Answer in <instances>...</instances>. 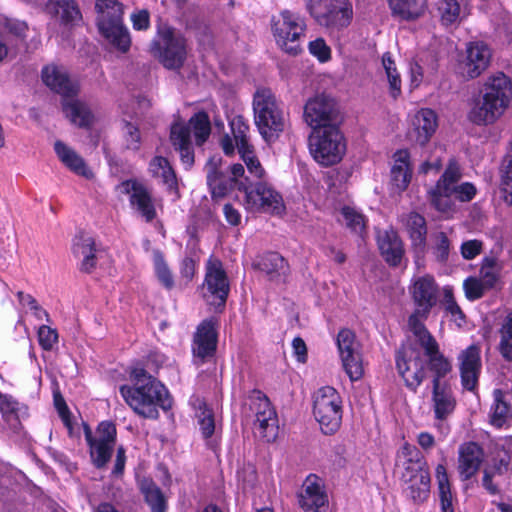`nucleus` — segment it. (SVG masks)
<instances>
[{"label": "nucleus", "mask_w": 512, "mask_h": 512, "mask_svg": "<svg viewBox=\"0 0 512 512\" xmlns=\"http://www.w3.org/2000/svg\"><path fill=\"white\" fill-rule=\"evenodd\" d=\"M378 246L386 262L392 266L400 264L404 255L403 243L393 229L380 231L377 236Z\"/></svg>", "instance_id": "obj_29"}, {"label": "nucleus", "mask_w": 512, "mask_h": 512, "mask_svg": "<svg viewBox=\"0 0 512 512\" xmlns=\"http://www.w3.org/2000/svg\"><path fill=\"white\" fill-rule=\"evenodd\" d=\"M458 360L462 385L467 390H473L481 370L480 348L477 345H470L459 354Z\"/></svg>", "instance_id": "obj_24"}, {"label": "nucleus", "mask_w": 512, "mask_h": 512, "mask_svg": "<svg viewBox=\"0 0 512 512\" xmlns=\"http://www.w3.org/2000/svg\"><path fill=\"white\" fill-rule=\"evenodd\" d=\"M461 177L459 164L453 159L450 160L436 185L428 191L429 201L437 211L444 214L454 211L455 205L451 199V189L457 185Z\"/></svg>", "instance_id": "obj_16"}, {"label": "nucleus", "mask_w": 512, "mask_h": 512, "mask_svg": "<svg viewBox=\"0 0 512 512\" xmlns=\"http://www.w3.org/2000/svg\"><path fill=\"white\" fill-rule=\"evenodd\" d=\"M142 493L145 501L149 505L152 512H165L167 508L166 499L161 489L152 482L142 485Z\"/></svg>", "instance_id": "obj_45"}, {"label": "nucleus", "mask_w": 512, "mask_h": 512, "mask_svg": "<svg viewBox=\"0 0 512 512\" xmlns=\"http://www.w3.org/2000/svg\"><path fill=\"white\" fill-rule=\"evenodd\" d=\"M48 14L58 17L63 23H75L81 19V13L73 0H49L45 7Z\"/></svg>", "instance_id": "obj_37"}, {"label": "nucleus", "mask_w": 512, "mask_h": 512, "mask_svg": "<svg viewBox=\"0 0 512 512\" xmlns=\"http://www.w3.org/2000/svg\"><path fill=\"white\" fill-rule=\"evenodd\" d=\"M438 13L444 25L457 22L460 18L461 6L457 0H440Z\"/></svg>", "instance_id": "obj_52"}, {"label": "nucleus", "mask_w": 512, "mask_h": 512, "mask_svg": "<svg viewBox=\"0 0 512 512\" xmlns=\"http://www.w3.org/2000/svg\"><path fill=\"white\" fill-rule=\"evenodd\" d=\"M512 99V81L503 72L487 78L481 96L475 101L470 120L477 125L494 123L509 107Z\"/></svg>", "instance_id": "obj_4"}, {"label": "nucleus", "mask_w": 512, "mask_h": 512, "mask_svg": "<svg viewBox=\"0 0 512 512\" xmlns=\"http://www.w3.org/2000/svg\"><path fill=\"white\" fill-rule=\"evenodd\" d=\"M97 26L100 34L116 49L127 52L131 39L123 25L122 5L116 0H96Z\"/></svg>", "instance_id": "obj_7"}, {"label": "nucleus", "mask_w": 512, "mask_h": 512, "mask_svg": "<svg viewBox=\"0 0 512 512\" xmlns=\"http://www.w3.org/2000/svg\"><path fill=\"white\" fill-rule=\"evenodd\" d=\"M494 403L491 406L490 422L495 427H502L511 416V407L504 400V393L500 389L493 392Z\"/></svg>", "instance_id": "obj_42"}, {"label": "nucleus", "mask_w": 512, "mask_h": 512, "mask_svg": "<svg viewBox=\"0 0 512 512\" xmlns=\"http://www.w3.org/2000/svg\"><path fill=\"white\" fill-rule=\"evenodd\" d=\"M432 250L437 261H447L450 252V241L444 232H437L433 235Z\"/></svg>", "instance_id": "obj_57"}, {"label": "nucleus", "mask_w": 512, "mask_h": 512, "mask_svg": "<svg viewBox=\"0 0 512 512\" xmlns=\"http://www.w3.org/2000/svg\"><path fill=\"white\" fill-rule=\"evenodd\" d=\"M308 49L322 63L327 62L331 58V49L322 38L311 41Z\"/></svg>", "instance_id": "obj_60"}, {"label": "nucleus", "mask_w": 512, "mask_h": 512, "mask_svg": "<svg viewBox=\"0 0 512 512\" xmlns=\"http://www.w3.org/2000/svg\"><path fill=\"white\" fill-rule=\"evenodd\" d=\"M451 190V197L454 195L461 202L471 201L477 193L476 187L470 182L457 184Z\"/></svg>", "instance_id": "obj_61"}, {"label": "nucleus", "mask_w": 512, "mask_h": 512, "mask_svg": "<svg viewBox=\"0 0 512 512\" xmlns=\"http://www.w3.org/2000/svg\"><path fill=\"white\" fill-rule=\"evenodd\" d=\"M435 476L438 484L441 511L454 512L455 498L451 492L447 471L443 464L437 465L435 469Z\"/></svg>", "instance_id": "obj_39"}, {"label": "nucleus", "mask_w": 512, "mask_h": 512, "mask_svg": "<svg viewBox=\"0 0 512 512\" xmlns=\"http://www.w3.org/2000/svg\"><path fill=\"white\" fill-rule=\"evenodd\" d=\"M297 498L303 512H320L328 505V496L323 480L315 474L306 477Z\"/></svg>", "instance_id": "obj_20"}, {"label": "nucleus", "mask_w": 512, "mask_h": 512, "mask_svg": "<svg viewBox=\"0 0 512 512\" xmlns=\"http://www.w3.org/2000/svg\"><path fill=\"white\" fill-rule=\"evenodd\" d=\"M38 340L44 350L51 351L58 342V333L55 329L42 325L38 330Z\"/></svg>", "instance_id": "obj_59"}, {"label": "nucleus", "mask_w": 512, "mask_h": 512, "mask_svg": "<svg viewBox=\"0 0 512 512\" xmlns=\"http://www.w3.org/2000/svg\"><path fill=\"white\" fill-rule=\"evenodd\" d=\"M217 346L216 321L213 318L200 323L194 335L192 350L194 356L204 360L214 354Z\"/></svg>", "instance_id": "obj_25"}, {"label": "nucleus", "mask_w": 512, "mask_h": 512, "mask_svg": "<svg viewBox=\"0 0 512 512\" xmlns=\"http://www.w3.org/2000/svg\"><path fill=\"white\" fill-rule=\"evenodd\" d=\"M443 303L445 305V310L450 313L453 317H455V320L464 319V314L461 310V308L458 306V304L455 301L453 291L450 287H444L443 289Z\"/></svg>", "instance_id": "obj_62"}, {"label": "nucleus", "mask_w": 512, "mask_h": 512, "mask_svg": "<svg viewBox=\"0 0 512 512\" xmlns=\"http://www.w3.org/2000/svg\"><path fill=\"white\" fill-rule=\"evenodd\" d=\"M412 177L409 164V153L399 150L394 154V163L391 168V185L396 192H402L408 187Z\"/></svg>", "instance_id": "obj_33"}, {"label": "nucleus", "mask_w": 512, "mask_h": 512, "mask_svg": "<svg viewBox=\"0 0 512 512\" xmlns=\"http://www.w3.org/2000/svg\"><path fill=\"white\" fill-rule=\"evenodd\" d=\"M408 292L415 306L408 319L411 332L423 350L439 347L436 339L423 323L438 303L439 285L430 274L414 276L410 281Z\"/></svg>", "instance_id": "obj_3"}, {"label": "nucleus", "mask_w": 512, "mask_h": 512, "mask_svg": "<svg viewBox=\"0 0 512 512\" xmlns=\"http://www.w3.org/2000/svg\"><path fill=\"white\" fill-rule=\"evenodd\" d=\"M239 155L243 162L245 163L247 170L252 177L259 180L264 177L265 170L261 165L259 159L256 157L253 147L239 152Z\"/></svg>", "instance_id": "obj_54"}, {"label": "nucleus", "mask_w": 512, "mask_h": 512, "mask_svg": "<svg viewBox=\"0 0 512 512\" xmlns=\"http://www.w3.org/2000/svg\"><path fill=\"white\" fill-rule=\"evenodd\" d=\"M338 110L333 98L319 94L310 98L304 106V120L313 130L335 126Z\"/></svg>", "instance_id": "obj_18"}, {"label": "nucleus", "mask_w": 512, "mask_h": 512, "mask_svg": "<svg viewBox=\"0 0 512 512\" xmlns=\"http://www.w3.org/2000/svg\"><path fill=\"white\" fill-rule=\"evenodd\" d=\"M196 271V263L192 258H184L180 266V284L188 285Z\"/></svg>", "instance_id": "obj_63"}, {"label": "nucleus", "mask_w": 512, "mask_h": 512, "mask_svg": "<svg viewBox=\"0 0 512 512\" xmlns=\"http://www.w3.org/2000/svg\"><path fill=\"white\" fill-rule=\"evenodd\" d=\"M203 297L218 300V304L226 302L230 290L227 274L222 262L217 258H209L206 263V273L203 283Z\"/></svg>", "instance_id": "obj_19"}, {"label": "nucleus", "mask_w": 512, "mask_h": 512, "mask_svg": "<svg viewBox=\"0 0 512 512\" xmlns=\"http://www.w3.org/2000/svg\"><path fill=\"white\" fill-rule=\"evenodd\" d=\"M489 290L494 288L499 279V269L492 259H484L478 277Z\"/></svg>", "instance_id": "obj_53"}, {"label": "nucleus", "mask_w": 512, "mask_h": 512, "mask_svg": "<svg viewBox=\"0 0 512 512\" xmlns=\"http://www.w3.org/2000/svg\"><path fill=\"white\" fill-rule=\"evenodd\" d=\"M396 467L405 485L404 492L414 503H423L430 494L429 468L420 451L404 443L396 456Z\"/></svg>", "instance_id": "obj_5"}, {"label": "nucleus", "mask_w": 512, "mask_h": 512, "mask_svg": "<svg viewBox=\"0 0 512 512\" xmlns=\"http://www.w3.org/2000/svg\"><path fill=\"white\" fill-rule=\"evenodd\" d=\"M239 191L245 193L243 204L249 212L280 215L285 210L281 194L265 181L252 184L246 177L245 181L239 182Z\"/></svg>", "instance_id": "obj_9"}, {"label": "nucleus", "mask_w": 512, "mask_h": 512, "mask_svg": "<svg viewBox=\"0 0 512 512\" xmlns=\"http://www.w3.org/2000/svg\"><path fill=\"white\" fill-rule=\"evenodd\" d=\"M122 137L127 149L136 151L141 145V134L137 126L130 122H123Z\"/></svg>", "instance_id": "obj_56"}, {"label": "nucleus", "mask_w": 512, "mask_h": 512, "mask_svg": "<svg viewBox=\"0 0 512 512\" xmlns=\"http://www.w3.org/2000/svg\"><path fill=\"white\" fill-rule=\"evenodd\" d=\"M54 149L58 158L70 171L86 179L93 177L92 171L75 150L61 141L55 142Z\"/></svg>", "instance_id": "obj_32"}, {"label": "nucleus", "mask_w": 512, "mask_h": 512, "mask_svg": "<svg viewBox=\"0 0 512 512\" xmlns=\"http://www.w3.org/2000/svg\"><path fill=\"white\" fill-rule=\"evenodd\" d=\"M170 140L174 148L179 151L182 163L191 167L194 164V152L189 128L183 123H174L170 131Z\"/></svg>", "instance_id": "obj_31"}, {"label": "nucleus", "mask_w": 512, "mask_h": 512, "mask_svg": "<svg viewBox=\"0 0 512 512\" xmlns=\"http://www.w3.org/2000/svg\"><path fill=\"white\" fill-rule=\"evenodd\" d=\"M412 242V247L418 254H423L426 248L427 224L425 218L416 212H410L401 219Z\"/></svg>", "instance_id": "obj_28"}, {"label": "nucleus", "mask_w": 512, "mask_h": 512, "mask_svg": "<svg viewBox=\"0 0 512 512\" xmlns=\"http://www.w3.org/2000/svg\"><path fill=\"white\" fill-rule=\"evenodd\" d=\"M230 129L235 141L238 153L252 148L253 146L249 143V124L243 116L237 115L230 120Z\"/></svg>", "instance_id": "obj_43"}, {"label": "nucleus", "mask_w": 512, "mask_h": 512, "mask_svg": "<svg viewBox=\"0 0 512 512\" xmlns=\"http://www.w3.org/2000/svg\"><path fill=\"white\" fill-rule=\"evenodd\" d=\"M27 30L28 27L25 22L14 19H6L2 24L0 32L4 37L12 36L23 42L26 37Z\"/></svg>", "instance_id": "obj_55"}, {"label": "nucleus", "mask_w": 512, "mask_h": 512, "mask_svg": "<svg viewBox=\"0 0 512 512\" xmlns=\"http://www.w3.org/2000/svg\"><path fill=\"white\" fill-rule=\"evenodd\" d=\"M130 377L133 386H121L120 394L136 414L143 418L157 419L159 417L158 407L163 410L172 407V399L168 390L145 369L134 368Z\"/></svg>", "instance_id": "obj_2"}, {"label": "nucleus", "mask_w": 512, "mask_h": 512, "mask_svg": "<svg viewBox=\"0 0 512 512\" xmlns=\"http://www.w3.org/2000/svg\"><path fill=\"white\" fill-rule=\"evenodd\" d=\"M492 55V49L484 41L468 42L459 57V74L466 80L478 78L490 66Z\"/></svg>", "instance_id": "obj_14"}, {"label": "nucleus", "mask_w": 512, "mask_h": 512, "mask_svg": "<svg viewBox=\"0 0 512 512\" xmlns=\"http://www.w3.org/2000/svg\"><path fill=\"white\" fill-rule=\"evenodd\" d=\"M482 242L476 239L468 240L461 245V254L464 259L471 260L482 251Z\"/></svg>", "instance_id": "obj_64"}, {"label": "nucleus", "mask_w": 512, "mask_h": 512, "mask_svg": "<svg viewBox=\"0 0 512 512\" xmlns=\"http://www.w3.org/2000/svg\"><path fill=\"white\" fill-rule=\"evenodd\" d=\"M394 17L411 21L419 18L425 12L426 0H387Z\"/></svg>", "instance_id": "obj_34"}, {"label": "nucleus", "mask_w": 512, "mask_h": 512, "mask_svg": "<svg viewBox=\"0 0 512 512\" xmlns=\"http://www.w3.org/2000/svg\"><path fill=\"white\" fill-rule=\"evenodd\" d=\"M123 193L129 195V202L131 207L142 217L146 222H151L156 218V208L150 191L141 183L128 180L120 185Z\"/></svg>", "instance_id": "obj_21"}, {"label": "nucleus", "mask_w": 512, "mask_h": 512, "mask_svg": "<svg viewBox=\"0 0 512 512\" xmlns=\"http://www.w3.org/2000/svg\"><path fill=\"white\" fill-rule=\"evenodd\" d=\"M149 171L154 177L161 179L163 184L170 190L177 188L176 174L166 158L162 156H155L150 161Z\"/></svg>", "instance_id": "obj_40"}, {"label": "nucleus", "mask_w": 512, "mask_h": 512, "mask_svg": "<svg viewBox=\"0 0 512 512\" xmlns=\"http://www.w3.org/2000/svg\"><path fill=\"white\" fill-rule=\"evenodd\" d=\"M154 267L157 279L168 290L174 287V278L171 270L164 260V256L160 251H155L153 254Z\"/></svg>", "instance_id": "obj_51"}, {"label": "nucleus", "mask_w": 512, "mask_h": 512, "mask_svg": "<svg viewBox=\"0 0 512 512\" xmlns=\"http://www.w3.org/2000/svg\"><path fill=\"white\" fill-rule=\"evenodd\" d=\"M306 8L317 24L330 30L348 27L353 18L349 0H308Z\"/></svg>", "instance_id": "obj_11"}, {"label": "nucleus", "mask_w": 512, "mask_h": 512, "mask_svg": "<svg viewBox=\"0 0 512 512\" xmlns=\"http://www.w3.org/2000/svg\"><path fill=\"white\" fill-rule=\"evenodd\" d=\"M423 351L425 360L417 348L411 345L401 348L396 355V367L405 386L413 392H416L425 380L427 369L431 372L432 411L436 420L445 421L454 413L457 404L447 380V376L452 371V365L439 347Z\"/></svg>", "instance_id": "obj_1"}, {"label": "nucleus", "mask_w": 512, "mask_h": 512, "mask_svg": "<svg viewBox=\"0 0 512 512\" xmlns=\"http://www.w3.org/2000/svg\"><path fill=\"white\" fill-rule=\"evenodd\" d=\"M254 123L266 142H274L284 131L286 114L282 102L269 88H258L253 95Z\"/></svg>", "instance_id": "obj_6"}, {"label": "nucleus", "mask_w": 512, "mask_h": 512, "mask_svg": "<svg viewBox=\"0 0 512 512\" xmlns=\"http://www.w3.org/2000/svg\"><path fill=\"white\" fill-rule=\"evenodd\" d=\"M512 461V454L505 445H496L491 453V458L487 463L484 476L483 486L491 493L498 492L497 486L492 483V478L497 475H503L508 472Z\"/></svg>", "instance_id": "obj_23"}, {"label": "nucleus", "mask_w": 512, "mask_h": 512, "mask_svg": "<svg viewBox=\"0 0 512 512\" xmlns=\"http://www.w3.org/2000/svg\"><path fill=\"white\" fill-rule=\"evenodd\" d=\"M382 66L388 82V93L393 99H396L402 93V81L395 60L392 58L390 52L383 54Z\"/></svg>", "instance_id": "obj_41"}, {"label": "nucleus", "mask_w": 512, "mask_h": 512, "mask_svg": "<svg viewBox=\"0 0 512 512\" xmlns=\"http://www.w3.org/2000/svg\"><path fill=\"white\" fill-rule=\"evenodd\" d=\"M85 440L89 446L90 457L95 467L101 469L110 461L116 443V428L108 421L101 422L95 434L84 425Z\"/></svg>", "instance_id": "obj_13"}, {"label": "nucleus", "mask_w": 512, "mask_h": 512, "mask_svg": "<svg viewBox=\"0 0 512 512\" xmlns=\"http://www.w3.org/2000/svg\"><path fill=\"white\" fill-rule=\"evenodd\" d=\"M43 82L62 97H73L78 92V85L72 81L62 66L48 65L42 70Z\"/></svg>", "instance_id": "obj_26"}, {"label": "nucleus", "mask_w": 512, "mask_h": 512, "mask_svg": "<svg viewBox=\"0 0 512 512\" xmlns=\"http://www.w3.org/2000/svg\"><path fill=\"white\" fill-rule=\"evenodd\" d=\"M231 177L227 178L215 168H210L207 173V184L212 198L225 197L234 187L239 190V182L245 181V169L242 164H233L230 167Z\"/></svg>", "instance_id": "obj_22"}, {"label": "nucleus", "mask_w": 512, "mask_h": 512, "mask_svg": "<svg viewBox=\"0 0 512 512\" xmlns=\"http://www.w3.org/2000/svg\"><path fill=\"white\" fill-rule=\"evenodd\" d=\"M250 409L257 417H272L276 414L270 400L260 391H253L250 396Z\"/></svg>", "instance_id": "obj_50"}, {"label": "nucleus", "mask_w": 512, "mask_h": 512, "mask_svg": "<svg viewBox=\"0 0 512 512\" xmlns=\"http://www.w3.org/2000/svg\"><path fill=\"white\" fill-rule=\"evenodd\" d=\"M313 414L324 434L332 435L338 431L342 421V400L336 389L325 386L317 390Z\"/></svg>", "instance_id": "obj_12"}, {"label": "nucleus", "mask_w": 512, "mask_h": 512, "mask_svg": "<svg viewBox=\"0 0 512 512\" xmlns=\"http://www.w3.org/2000/svg\"><path fill=\"white\" fill-rule=\"evenodd\" d=\"M483 450L475 442H467L459 447L458 470L462 479L474 476L483 461Z\"/></svg>", "instance_id": "obj_27"}, {"label": "nucleus", "mask_w": 512, "mask_h": 512, "mask_svg": "<svg viewBox=\"0 0 512 512\" xmlns=\"http://www.w3.org/2000/svg\"><path fill=\"white\" fill-rule=\"evenodd\" d=\"M95 241L89 236H80L73 245V253L76 257L82 258L80 270L90 273L96 267Z\"/></svg>", "instance_id": "obj_36"}, {"label": "nucleus", "mask_w": 512, "mask_h": 512, "mask_svg": "<svg viewBox=\"0 0 512 512\" xmlns=\"http://www.w3.org/2000/svg\"><path fill=\"white\" fill-rule=\"evenodd\" d=\"M198 406L196 407V418L202 436L204 438H210L215 431V420L213 411L207 407L204 401L197 400Z\"/></svg>", "instance_id": "obj_46"}, {"label": "nucleus", "mask_w": 512, "mask_h": 512, "mask_svg": "<svg viewBox=\"0 0 512 512\" xmlns=\"http://www.w3.org/2000/svg\"><path fill=\"white\" fill-rule=\"evenodd\" d=\"M437 128V115L428 108L419 110L413 119V138L420 145L426 144Z\"/></svg>", "instance_id": "obj_30"}, {"label": "nucleus", "mask_w": 512, "mask_h": 512, "mask_svg": "<svg viewBox=\"0 0 512 512\" xmlns=\"http://www.w3.org/2000/svg\"><path fill=\"white\" fill-rule=\"evenodd\" d=\"M257 266L271 280H277L288 272L286 260L277 252H269L263 255L259 259Z\"/></svg>", "instance_id": "obj_38"}, {"label": "nucleus", "mask_w": 512, "mask_h": 512, "mask_svg": "<svg viewBox=\"0 0 512 512\" xmlns=\"http://www.w3.org/2000/svg\"><path fill=\"white\" fill-rule=\"evenodd\" d=\"M63 112L71 123L79 127H88L93 121V115L87 105L73 97H63Z\"/></svg>", "instance_id": "obj_35"}, {"label": "nucleus", "mask_w": 512, "mask_h": 512, "mask_svg": "<svg viewBox=\"0 0 512 512\" xmlns=\"http://www.w3.org/2000/svg\"><path fill=\"white\" fill-rule=\"evenodd\" d=\"M463 287L469 300L479 299L489 290L478 277L467 278L463 283Z\"/></svg>", "instance_id": "obj_58"}, {"label": "nucleus", "mask_w": 512, "mask_h": 512, "mask_svg": "<svg viewBox=\"0 0 512 512\" xmlns=\"http://www.w3.org/2000/svg\"><path fill=\"white\" fill-rule=\"evenodd\" d=\"M185 126L189 128L190 132L193 131L197 145H202L210 136L211 124L205 112L196 113Z\"/></svg>", "instance_id": "obj_44"}, {"label": "nucleus", "mask_w": 512, "mask_h": 512, "mask_svg": "<svg viewBox=\"0 0 512 512\" xmlns=\"http://www.w3.org/2000/svg\"><path fill=\"white\" fill-rule=\"evenodd\" d=\"M254 430L267 442L275 440L278 434V419L274 414L272 417H257L254 422Z\"/></svg>", "instance_id": "obj_48"}, {"label": "nucleus", "mask_w": 512, "mask_h": 512, "mask_svg": "<svg viewBox=\"0 0 512 512\" xmlns=\"http://www.w3.org/2000/svg\"><path fill=\"white\" fill-rule=\"evenodd\" d=\"M271 28L278 47L287 54L302 52L301 39L305 36L306 23L303 17L290 10H282L271 20Z\"/></svg>", "instance_id": "obj_8"}, {"label": "nucleus", "mask_w": 512, "mask_h": 512, "mask_svg": "<svg viewBox=\"0 0 512 512\" xmlns=\"http://www.w3.org/2000/svg\"><path fill=\"white\" fill-rule=\"evenodd\" d=\"M151 52L165 68L180 69L187 57L186 40L168 30L162 33L160 41L152 43Z\"/></svg>", "instance_id": "obj_15"}, {"label": "nucleus", "mask_w": 512, "mask_h": 512, "mask_svg": "<svg viewBox=\"0 0 512 512\" xmlns=\"http://www.w3.org/2000/svg\"><path fill=\"white\" fill-rule=\"evenodd\" d=\"M342 223L346 225L352 232L361 234L366 228V220L363 214L356 209L344 206L341 209Z\"/></svg>", "instance_id": "obj_49"}, {"label": "nucleus", "mask_w": 512, "mask_h": 512, "mask_svg": "<svg viewBox=\"0 0 512 512\" xmlns=\"http://www.w3.org/2000/svg\"><path fill=\"white\" fill-rule=\"evenodd\" d=\"M0 412L5 421H18L21 414L26 412V407L21 405L14 397L0 391Z\"/></svg>", "instance_id": "obj_47"}, {"label": "nucleus", "mask_w": 512, "mask_h": 512, "mask_svg": "<svg viewBox=\"0 0 512 512\" xmlns=\"http://www.w3.org/2000/svg\"><path fill=\"white\" fill-rule=\"evenodd\" d=\"M310 152L319 164L331 166L338 163L346 151L344 137L337 126H328L312 132Z\"/></svg>", "instance_id": "obj_10"}, {"label": "nucleus", "mask_w": 512, "mask_h": 512, "mask_svg": "<svg viewBox=\"0 0 512 512\" xmlns=\"http://www.w3.org/2000/svg\"><path fill=\"white\" fill-rule=\"evenodd\" d=\"M337 347L343 368L350 380H360L364 375V366L355 334L349 329H342L337 336Z\"/></svg>", "instance_id": "obj_17"}]
</instances>
